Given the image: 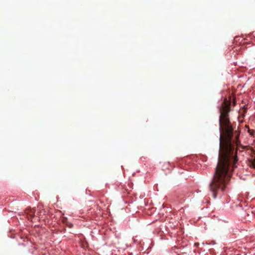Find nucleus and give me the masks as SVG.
<instances>
[{"instance_id":"obj_1","label":"nucleus","mask_w":255,"mask_h":255,"mask_svg":"<svg viewBox=\"0 0 255 255\" xmlns=\"http://www.w3.org/2000/svg\"><path fill=\"white\" fill-rule=\"evenodd\" d=\"M231 101L225 99L220 108V144L218 162L209 189L216 198L219 191H223L228 184L232 172L237 168V151L244 147L239 140L240 132L234 130L230 121Z\"/></svg>"},{"instance_id":"obj_2","label":"nucleus","mask_w":255,"mask_h":255,"mask_svg":"<svg viewBox=\"0 0 255 255\" xmlns=\"http://www.w3.org/2000/svg\"><path fill=\"white\" fill-rule=\"evenodd\" d=\"M65 226L69 227L70 228H71L73 227L72 224L67 221V218L66 217H65Z\"/></svg>"},{"instance_id":"obj_3","label":"nucleus","mask_w":255,"mask_h":255,"mask_svg":"<svg viewBox=\"0 0 255 255\" xmlns=\"http://www.w3.org/2000/svg\"><path fill=\"white\" fill-rule=\"evenodd\" d=\"M251 166H253L254 168H255V162H252L251 163Z\"/></svg>"},{"instance_id":"obj_4","label":"nucleus","mask_w":255,"mask_h":255,"mask_svg":"<svg viewBox=\"0 0 255 255\" xmlns=\"http://www.w3.org/2000/svg\"><path fill=\"white\" fill-rule=\"evenodd\" d=\"M195 245L196 246H198V245H199V243H195Z\"/></svg>"}]
</instances>
